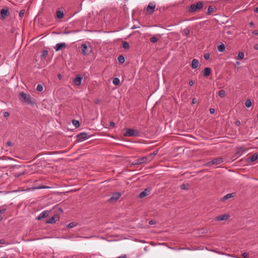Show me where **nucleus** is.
<instances>
[{
  "instance_id": "nucleus-1",
  "label": "nucleus",
  "mask_w": 258,
  "mask_h": 258,
  "mask_svg": "<svg viewBox=\"0 0 258 258\" xmlns=\"http://www.w3.org/2000/svg\"><path fill=\"white\" fill-rule=\"evenodd\" d=\"M19 99L22 103L33 105L36 104V100L32 98L29 94L24 92H20L19 94Z\"/></svg>"
},
{
  "instance_id": "nucleus-2",
  "label": "nucleus",
  "mask_w": 258,
  "mask_h": 258,
  "mask_svg": "<svg viewBox=\"0 0 258 258\" xmlns=\"http://www.w3.org/2000/svg\"><path fill=\"white\" fill-rule=\"evenodd\" d=\"M203 7V3L199 2L196 4H192L189 7L188 11L189 13H194L196 11L201 9Z\"/></svg>"
},
{
  "instance_id": "nucleus-3",
  "label": "nucleus",
  "mask_w": 258,
  "mask_h": 258,
  "mask_svg": "<svg viewBox=\"0 0 258 258\" xmlns=\"http://www.w3.org/2000/svg\"><path fill=\"white\" fill-rule=\"evenodd\" d=\"M93 51V48L90 44H82V52L85 55L89 54Z\"/></svg>"
},
{
  "instance_id": "nucleus-4",
  "label": "nucleus",
  "mask_w": 258,
  "mask_h": 258,
  "mask_svg": "<svg viewBox=\"0 0 258 258\" xmlns=\"http://www.w3.org/2000/svg\"><path fill=\"white\" fill-rule=\"evenodd\" d=\"M156 4L154 2L150 3L147 7V11L149 14H152L155 11Z\"/></svg>"
},
{
  "instance_id": "nucleus-5",
  "label": "nucleus",
  "mask_w": 258,
  "mask_h": 258,
  "mask_svg": "<svg viewBox=\"0 0 258 258\" xmlns=\"http://www.w3.org/2000/svg\"><path fill=\"white\" fill-rule=\"evenodd\" d=\"M223 158H222L221 157H218V158L213 159V160L210 161V162H209L208 163V164L209 165H213V164L217 165V164H219L223 162Z\"/></svg>"
},
{
  "instance_id": "nucleus-6",
  "label": "nucleus",
  "mask_w": 258,
  "mask_h": 258,
  "mask_svg": "<svg viewBox=\"0 0 258 258\" xmlns=\"http://www.w3.org/2000/svg\"><path fill=\"white\" fill-rule=\"evenodd\" d=\"M138 131L134 129H127L125 134H124L126 136L131 137L137 135Z\"/></svg>"
},
{
  "instance_id": "nucleus-7",
  "label": "nucleus",
  "mask_w": 258,
  "mask_h": 258,
  "mask_svg": "<svg viewBox=\"0 0 258 258\" xmlns=\"http://www.w3.org/2000/svg\"><path fill=\"white\" fill-rule=\"evenodd\" d=\"M59 219V216L58 215H54L52 217H51L50 219H49L47 221L46 223L48 224H53L55 222L58 221Z\"/></svg>"
},
{
  "instance_id": "nucleus-8",
  "label": "nucleus",
  "mask_w": 258,
  "mask_h": 258,
  "mask_svg": "<svg viewBox=\"0 0 258 258\" xmlns=\"http://www.w3.org/2000/svg\"><path fill=\"white\" fill-rule=\"evenodd\" d=\"M230 217L229 215L228 214H224L220 215L219 216H217L215 218V220L218 221H224L227 220Z\"/></svg>"
},
{
  "instance_id": "nucleus-9",
  "label": "nucleus",
  "mask_w": 258,
  "mask_h": 258,
  "mask_svg": "<svg viewBox=\"0 0 258 258\" xmlns=\"http://www.w3.org/2000/svg\"><path fill=\"white\" fill-rule=\"evenodd\" d=\"M121 194L120 192H114L113 194L112 197L109 199V201H116L121 197Z\"/></svg>"
},
{
  "instance_id": "nucleus-10",
  "label": "nucleus",
  "mask_w": 258,
  "mask_h": 258,
  "mask_svg": "<svg viewBox=\"0 0 258 258\" xmlns=\"http://www.w3.org/2000/svg\"><path fill=\"white\" fill-rule=\"evenodd\" d=\"M49 215L48 211H44L42 212L40 215L37 217V219L40 220L47 217Z\"/></svg>"
},
{
  "instance_id": "nucleus-11",
  "label": "nucleus",
  "mask_w": 258,
  "mask_h": 258,
  "mask_svg": "<svg viewBox=\"0 0 258 258\" xmlns=\"http://www.w3.org/2000/svg\"><path fill=\"white\" fill-rule=\"evenodd\" d=\"M66 47V44L65 43H58L55 45L54 48L55 51H58L60 49H62V48H65Z\"/></svg>"
},
{
  "instance_id": "nucleus-12",
  "label": "nucleus",
  "mask_w": 258,
  "mask_h": 258,
  "mask_svg": "<svg viewBox=\"0 0 258 258\" xmlns=\"http://www.w3.org/2000/svg\"><path fill=\"white\" fill-rule=\"evenodd\" d=\"M139 162H140L141 164H144V163L147 164L150 162L147 155L146 156L141 157V158H139Z\"/></svg>"
},
{
  "instance_id": "nucleus-13",
  "label": "nucleus",
  "mask_w": 258,
  "mask_h": 258,
  "mask_svg": "<svg viewBox=\"0 0 258 258\" xmlns=\"http://www.w3.org/2000/svg\"><path fill=\"white\" fill-rule=\"evenodd\" d=\"M150 194V190L148 189V188H146L144 191H143L142 192H141L139 197L140 198H143L145 197H146L147 196L149 195Z\"/></svg>"
},
{
  "instance_id": "nucleus-14",
  "label": "nucleus",
  "mask_w": 258,
  "mask_h": 258,
  "mask_svg": "<svg viewBox=\"0 0 258 258\" xmlns=\"http://www.w3.org/2000/svg\"><path fill=\"white\" fill-rule=\"evenodd\" d=\"M9 14V12L8 9H2L1 10V14L2 17L3 18H5L6 17H7L8 16Z\"/></svg>"
},
{
  "instance_id": "nucleus-15",
  "label": "nucleus",
  "mask_w": 258,
  "mask_h": 258,
  "mask_svg": "<svg viewBox=\"0 0 258 258\" xmlns=\"http://www.w3.org/2000/svg\"><path fill=\"white\" fill-rule=\"evenodd\" d=\"M199 64V60L197 59H194L191 61V68L193 69H195L198 68Z\"/></svg>"
},
{
  "instance_id": "nucleus-16",
  "label": "nucleus",
  "mask_w": 258,
  "mask_h": 258,
  "mask_svg": "<svg viewBox=\"0 0 258 258\" xmlns=\"http://www.w3.org/2000/svg\"><path fill=\"white\" fill-rule=\"evenodd\" d=\"M217 10V9L215 7H213L212 6H210L209 7L208 9V15H211L213 13L215 12Z\"/></svg>"
},
{
  "instance_id": "nucleus-17",
  "label": "nucleus",
  "mask_w": 258,
  "mask_h": 258,
  "mask_svg": "<svg viewBox=\"0 0 258 258\" xmlns=\"http://www.w3.org/2000/svg\"><path fill=\"white\" fill-rule=\"evenodd\" d=\"M203 72V75L205 77H208L211 74V69L209 68H206L204 69Z\"/></svg>"
},
{
  "instance_id": "nucleus-18",
  "label": "nucleus",
  "mask_w": 258,
  "mask_h": 258,
  "mask_svg": "<svg viewBox=\"0 0 258 258\" xmlns=\"http://www.w3.org/2000/svg\"><path fill=\"white\" fill-rule=\"evenodd\" d=\"M74 83L76 85L79 86L81 85V76L80 75H78L77 77L74 79Z\"/></svg>"
},
{
  "instance_id": "nucleus-19",
  "label": "nucleus",
  "mask_w": 258,
  "mask_h": 258,
  "mask_svg": "<svg viewBox=\"0 0 258 258\" xmlns=\"http://www.w3.org/2000/svg\"><path fill=\"white\" fill-rule=\"evenodd\" d=\"M158 150H156V151H154L153 152L147 155V156H148L150 161H152L153 157H155L158 154Z\"/></svg>"
},
{
  "instance_id": "nucleus-20",
  "label": "nucleus",
  "mask_w": 258,
  "mask_h": 258,
  "mask_svg": "<svg viewBox=\"0 0 258 258\" xmlns=\"http://www.w3.org/2000/svg\"><path fill=\"white\" fill-rule=\"evenodd\" d=\"M56 18L60 19L64 17V13L63 11L57 10L56 12Z\"/></svg>"
},
{
  "instance_id": "nucleus-21",
  "label": "nucleus",
  "mask_w": 258,
  "mask_h": 258,
  "mask_svg": "<svg viewBox=\"0 0 258 258\" xmlns=\"http://www.w3.org/2000/svg\"><path fill=\"white\" fill-rule=\"evenodd\" d=\"M233 196H234V193L228 194L224 196L222 198V201H225L226 200L229 199L233 197Z\"/></svg>"
},
{
  "instance_id": "nucleus-22",
  "label": "nucleus",
  "mask_w": 258,
  "mask_h": 258,
  "mask_svg": "<svg viewBox=\"0 0 258 258\" xmlns=\"http://www.w3.org/2000/svg\"><path fill=\"white\" fill-rule=\"evenodd\" d=\"M90 137L87 133L82 132V142L88 139Z\"/></svg>"
},
{
  "instance_id": "nucleus-23",
  "label": "nucleus",
  "mask_w": 258,
  "mask_h": 258,
  "mask_svg": "<svg viewBox=\"0 0 258 258\" xmlns=\"http://www.w3.org/2000/svg\"><path fill=\"white\" fill-rule=\"evenodd\" d=\"M218 50L220 52H223L225 49V46L224 44H221L218 46Z\"/></svg>"
},
{
  "instance_id": "nucleus-24",
  "label": "nucleus",
  "mask_w": 258,
  "mask_h": 258,
  "mask_svg": "<svg viewBox=\"0 0 258 258\" xmlns=\"http://www.w3.org/2000/svg\"><path fill=\"white\" fill-rule=\"evenodd\" d=\"M117 59H118V61H119V63H120L121 64H122L124 62V61H125V59H124V57L123 55H119L118 58H117Z\"/></svg>"
},
{
  "instance_id": "nucleus-25",
  "label": "nucleus",
  "mask_w": 258,
  "mask_h": 258,
  "mask_svg": "<svg viewBox=\"0 0 258 258\" xmlns=\"http://www.w3.org/2000/svg\"><path fill=\"white\" fill-rule=\"evenodd\" d=\"M122 47L125 49H127L130 48L129 43L126 41L122 42Z\"/></svg>"
},
{
  "instance_id": "nucleus-26",
  "label": "nucleus",
  "mask_w": 258,
  "mask_h": 258,
  "mask_svg": "<svg viewBox=\"0 0 258 258\" xmlns=\"http://www.w3.org/2000/svg\"><path fill=\"white\" fill-rule=\"evenodd\" d=\"M72 123L75 127H78L80 126V122L77 120H73Z\"/></svg>"
},
{
  "instance_id": "nucleus-27",
  "label": "nucleus",
  "mask_w": 258,
  "mask_h": 258,
  "mask_svg": "<svg viewBox=\"0 0 258 258\" xmlns=\"http://www.w3.org/2000/svg\"><path fill=\"white\" fill-rule=\"evenodd\" d=\"M258 155L254 154L250 157V161H254L257 159Z\"/></svg>"
},
{
  "instance_id": "nucleus-28",
  "label": "nucleus",
  "mask_w": 258,
  "mask_h": 258,
  "mask_svg": "<svg viewBox=\"0 0 258 258\" xmlns=\"http://www.w3.org/2000/svg\"><path fill=\"white\" fill-rule=\"evenodd\" d=\"M159 39V38H157L156 36H153L150 38V41L152 43L157 42Z\"/></svg>"
},
{
  "instance_id": "nucleus-29",
  "label": "nucleus",
  "mask_w": 258,
  "mask_h": 258,
  "mask_svg": "<svg viewBox=\"0 0 258 258\" xmlns=\"http://www.w3.org/2000/svg\"><path fill=\"white\" fill-rule=\"evenodd\" d=\"M245 105L247 107H248V108L250 107L251 106V100L250 99L246 100L245 102Z\"/></svg>"
},
{
  "instance_id": "nucleus-30",
  "label": "nucleus",
  "mask_w": 258,
  "mask_h": 258,
  "mask_svg": "<svg viewBox=\"0 0 258 258\" xmlns=\"http://www.w3.org/2000/svg\"><path fill=\"white\" fill-rule=\"evenodd\" d=\"M120 83V80L118 78H114L113 80V83L115 85H118Z\"/></svg>"
},
{
  "instance_id": "nucleus-31",
  "label": "nucleus",
  "mask_w": 258,
  "mask_h": 258,
  "mask_svg": "<svg viewBox=\"0 0 258 258\" xmlns=\"http://www.w3.org/2000/svg\"><path fill=\"white\" fill-rule=\"evenodd\" d=\"M218 95L221 97H224L225 95V92L224 90H221L219 91Z\"/></svg>"
},
{
  "instance_id": "nucleus-32",
  "label": "nucleus",
  "mask_w": 258,
  "mask_h": 258,
  "mask_svg": "<svg viewBox=\"0 0 258 258\" xmlns=\"http://www.w3.org/2000/svg\"><path fill=\"white\" fill-rule=\"evenodd\" d=\"M43 87L41 84L38 85L36 88V90L39 92H41L43 90Z\"/></svg>"
},
{
  "instance_id": "nucleus-33",
  "label": "nucleus",
  "mask_w": 258,
  "mask_h": 258,
  "mask_svg": "<svg viewBox=\"0 0 258 258\" xmlns=\"http://www.w3.org/2000/svg\"><path fill=\"white\" fill-rule=\"evenodd\" d=\"M7 209L6 208H3L2 209H1L0 210V221H1L3 218L1 216V215L2 214H4L6 211Z\"/></svg>"
},
{
  "instance_id": "nucleus-34",
  "label": "nucleus",
  "mask_w": 258,
  "mask_h": 258,
  "mask_svg": "<svg viewBox=\"0 0 258 258\" xmlns=\"http://www.w3.org/2000/svg\"><path fill=\"white\" fill-rule=\"evenodd\" d=\"M244 57V53L243 52H239L238 54V57L240 59H243Z\"/></svg>"
},
{
  "instance_id": "nucleus-35",
  "label": "nucleus",
  "mask_w": 258,
  "mask_h": 258,
  "mask_svg": "<svg viewBox=\"0 0 258 258\" xmlns=\"http://www.w3.org/2000/svg\"><path fill=\"white\" fill-rule=\"evenodd\" d=\"M133 165H141L140 162H139V159H138L137 160H135L132 164Z\"/></svg>"
},
{
  "instance_id": "nucleus-36",
  "label": "nucleus",
  "mask_w": 258,
  "mask_h": 258,
  "mask_svg": "<svg viewBox=\"0 0 258 258\" xmlns=\"http://www.w3.org/2000/svg\"><path fill=\"white\" fill-rule=\"evenodd\" d=\"M25 12V11L24 10H21L19 14L20 17L23 18L24 16Z\"/></svg>"
},
{
  "instance_id": "nucleus-37",
  "label": "nucleus",
  "mask_w": 258,
  "mask_h": 258,
  "mask_svg": "<svg viewBox=\"0 0 258 258\" xmlns=\"http://www.w3.org/2000/svg\"><path fill=\"white\" fill-rule=\"evenodd\" d=\"M48 54V51L47 50H44L42 52L41 56L44 57H45Z\"/></svg>"
},
{
  "instance_id": "nucleus-38",
  "label": "nucleus",
  "mask_w": 258,
  "mask_h": 258,
  "mask_svg": "<svg viewBox=\"0 0 258 258\" xmlns=\"http://www.w3.org/2000/svg\"><path fill=\"white\" fill-rule=\"evenodd\" d=\"M75 226H76V224H75V223L72 222L68 225V227L71 228H73V227H75Z\"/></svg>"
},
{
  "instance_id": "nucleus-39",
  "label": "nucleus",
  "mask_w": 258,
  "mask_h": 258,
  "mask_svg": "<svg viewBox=\"0 0 258 258\" xmlns=\"http://www.w3.org/2000/svg\"><path fill=\"white\" fill-rule=\"evenodd\" d=\"M204 58L206 59V60H208L209 58H210V54L208 53H207L206 54H204Z\"/></svg>"
},
{
  "instance_id": "nucleus-40",
  "label": "nucleus",
  "mask_w": 258,
  "mask_h": 258,
  "mask_svg": "<svg viewBox=\"0 0 258 258\" xmlns=\"http://www.w3.org/2000/svg\"><path fill=\"white\" fill-rule=\"evenodd\" d=\"M242 256L245 258H247L249 256V254L247 252H243L242 253Z\"/></svg>"
},
{
  "instance_id": "nucleus-41",
  "label": "nucleus",
  "mask_w": 258,
  "mask_h": 258,
  "mask_svg": "<svg viewBox=\"0 0 258 258\" xmlns=\"http://www.w3.org/2000/svg\"><path fill=\"white\" fill-rule=\"evenodd\" d=\"M101 100L99 99H96L95 100L94 102L96 104H98L100 103Z\"/></svg>"
},
{
  "instance_id": "nucleus-42",
  "label": "nucleus",
  "mask_w": 258,
  "mask_h": 258,
  "mask_svg": "<svg viewBox=\"0 0 258 258\" xmlns=\"http://www.w3.org/2000/svg\"><path fill=\"white\" fill-rule=\"evenodd\" d=\"M184 32L186 35H188L190 33V30L188 29H186L184 30Z\"/></svg>"
},
{
  "instance_id": "nucleus-43",
  "label": "nucleus",
  "mask_w": 258,
  "mask_h": 258,
  "mask_svg": "<svg viewBox=\"0 0 258 258\" xmlns=\"http://www.w3.org/2000/svg\"><path fill=\"white\" fill-rule=\"evenodd\" d=\"M6 145L8 146H12V145H13V143L11 142H10V141H8V142H7Z\"/></svg>"
},
{
  "instance_id": "nucleus-44",
  "label": "nucleus",
  "mask_w": 258,
  "mask_h": 258,
  "mask_svg": "<svg viewBox=\"0 0 258 258\" xmlns=\"http://www.w3.org/2000/svg\"><path fill=\"white\" fill-rule=\"evenodd\" d=\"M192 103L193 104H196L197 103V99L196 98H194L192 100Z\"/></svg>"
},
{
  "instance_id": "nucleus-45",
  "label": "nucleus",
  "mask_w": 258,
  "mask_h": 258,
  "mask_svg": "<svg viewBox=\"0 0 258 258\" xmlns=\"http://www.w3.org/2000/svg\"><path fill=\"white\" fill-rule=\"evenodd\" d=\"M252 33L254 35H258V30H253Z\"/></svg>"
},
{
  "instance_id": "nucleus-46",
  "label": "nucleus",
  "mask_w": 258,
  "mask_h": 258,
  "mask_svg": "<svg viewBox=\"0 0 258 258\" xmlns=\"http://www.w3.org/2000/svg\"><path fill=\"white\" fill-rule=\"evenodd\" d=\"M235 124L237 126H239L240 124V122L239 120H237L235 121Z\"/></svg>"
},
{
  "instance_id": "nucleus-47",
  "label": "nucleus",
  "mask_w": 258,
  "mask_h": 258,
  "mask_svg": "<svg viewBox=\"0 0 258 258\" xmlns=\"http://www.w3.org/2000/svg\"><path fill=\"white\" fill-rule=\"evenodd\" d=\"M210 112L211 114H213L215 112V109L214 108H210Z\"/></svg>"
},
{
  "instance_id": "nucleus-48",
  "label": "nucleus",
  "mask_w": 258,
  "mask_h": 258,
  "mask_svg": "<svg viewBox=\"0 0 258 258\" xmlns=\"http://www.w3.org/2000/svg\"><path fill=\"white\" fill-rule=\"evenodd\" d=\"M4 115L5 117H7L9 116L10 114L8 112H5Z\"/></svg>"
},
{
  "instance_id": "nucleus-49",
  "label": "nucleus",
  "mask_w": 258,
  "mask_h": 258,
  "mask_svg": "<svg viewBox=\"0 0 258 258\" xmlns=\"http://www.w3.org/2000/svg\"><path fill=\"white\" fill-rule=\"evenodd\" d=\"M181 188L182 189H186V185L185 184H182L181 186Z\"/></svg>"
},
{
  "instance_id": "nucleus-50",
  "label": "nucleus",
  "mask_w": 258,
  "mask_h": 258,
  "mask_svg": "<svg viewBox=\"0 0 258 258\" xmlns=\"http://www.w3.org/2000/svg\"><path fill=\"white\" fill-rule=\"evenodd\" d=\"M189 85L190 86H192L193 85H194V82L192 81V80H190L189 81Z\"/></svg>"
},
{
  "instance_id": "nucleus-51",
  "label": "nucleus",
  "mask_w": 258,
  "mask_h": 258,
  "mask_svg": "<svg viewBox=\"0 0 258 258\" xmlns=\"http://www.w3.org/2000/svg\"><path fill=\"white\" fill-rule=\"evenodd\" d=\"M114 125H115V123H114V122H113V121L110 122V126H114Z\"/></svg>"
},
{
  "instance_id": "nucleus-52",
  "label": "nucleus",
  "mask_w": 258,
  "mask_h": 258,
  "mask_svg": "<svg viewBox=\"0 0 258 258\" xmlns=\"http://www.w3.org/2000/svg\"><path fill=\"white\" fill-rule=\"evenodd\" d=\"M149 224L150 225H153L154 224H155V221H153V220H150L149 222Z\"/></svg>"
},
{
  "instance_id": "nucleus-53",
  "label": "nucleus",
  "mask_w": 258,
  "mask_h": 258,
  "mask_svg": "<svg viewBox=\"0 0 258 258\" xmlns=\"http://www.w3.org/2000/svg\"><path fill=\"white\" fill-rule=\"evenodd\" d=\"M254 48L256 50H258V44H255L254 46Z\"/></svg>"
},
{
  "instance_id": "nucleus-54",
  "label": "nucleus",
  "mask_w": 258,
  "mask_h": 258,
  "mask_svg": "<svg viewBox=\"0 0 258 258\" xmlns=\"http://www.w3.org/2000/svg\"><path fill=\"white\" fill-rule=\"evenodd\" d=\"M254 12L258 14V7H256L254 9Z\"/></svg>"
},
{
  "instance_id": "nucleus-55",
  "label": "nucleus",
  "mask_w": 258,
  "mask_h": 258,
  "mask_svg": "<svg viewBox=\"0 0 258 258\" xmlns=\"http://www.w3.org/2000/svg\"><path fill=\"white\" fill-rule=\"evenodd\" d=\"M4 243V240L1 239L0 240V244H3Z\"/></svg>"
},
{
  "instance_id": "nucleus-56",
  "label": "nucleus",
  "mask_w": 258,
  "mask_h": 258,
  "mask_svg": "<svg viewBox=\"0 0 258 258\" xmlns=\"http://www.w3.org/2000/svg\"><path fill=\"white\" fill-rule=\"evenodd\" d=\"M77 137H78V138H81V134H78V135H77Z\"/></svg>"
},
{
  "instance_id": "nucleus-57",
  "label": "nucleus",
  "mask_w": 258,
  "mask_h": 258,
  "mask_svg": "<svg viewBox=\"0 0 258 258\" xmlns=\"http://www.w3.org/2000/svg\"><path fill=\"white\" fill-rule=\"evenodd\" d=\"M249 24L251 26H253L254 25V23L253 22H251Z\"/></svg>"
},
{
  "instance_id": "nucleus-58",
  "label": "nucleus",
  "mask_w": 258,
  "mask_h": 258,
  "mask_svg": "<svg viewBox=\"0 0 258 258\" xmlns=\"http://www.w3.org/2000/svg\"><path fill=\"white\" fill-rule=\"evenodd\" d=\"M58 77L59 79H60L61 78V76L60 75H59Z\"/></svg>"
},
{
  "instance_id": "nucleus-59",
  "label": "nucleus",
  "mask_w": 258,
  "mask_h": 258,
  "mask_svg": "<svg viewBox=\"0 0 258 258\" xmlns=\"http://www.w3.org/2000/svg\"><path fill=\"white\" fill-rule=\"evenodd\" d=\"M22 174H23V173H22V174H18V175H16V176L19 177L20 175H22Z\"/></svg>"
},
{
  "instance_id": "nucleus-60",
  "label": "nucleus",
  "mask_w": 258,
  "mask_h": 258,
  "mask_svg": "<svg viewBox=\"0 0 258 258\" xmlns=\"http://www.w3.org/2000/svg\"><path fill=\"white\" fill-rule=\"evenodd\" d=\"M135 28H136V27H135V26H134L132 28V29H135Z\"/></svg>"
},
{
  "instance_id": "nucleus-61",
  "label": "nucleus",
  "mask_w": 258,
  "mask_h": 258,
  "mask_svg": "<svg viewBox=\"0 0 258 258\" xmlns=\"http://www.w3.org/2000/svg\"><path fill=\"white\" fill-rule=\"evenodd\" d=\"M256 117H257V118L258 119V113L257 114Z\"/></svg>"
}]
</instances>
